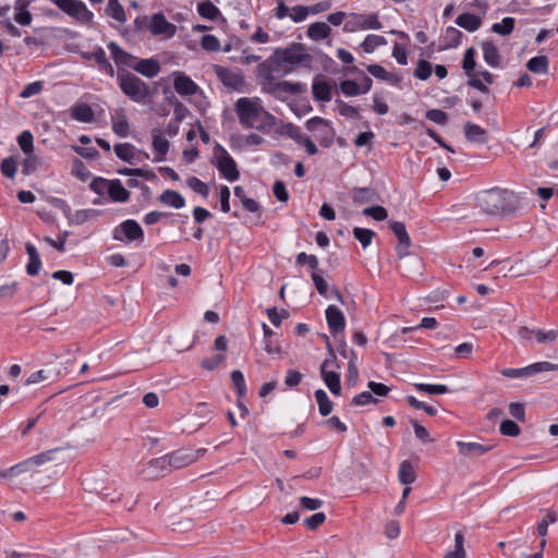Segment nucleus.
Listing matches in <instances>:
<instances>
[{"instance_id":"f257e3e1","label":"nucleus","mask_w":558,"mask_h":558,"mask_svg":"<svg viewBox=\"0 0 558 558\" xmlns=\"http://www.w3.org/2000/svg\"><path fill=\"white\" fill-rule=\"evenodd\" d=\"M480 208L490 216H510L520 207L519 197L507 189L492 187L476 195Z\"/></svg>"},{"instance_id":"f03ea898","label":"nucleus","mask_w":558,"mask_h":558,"mask_svg":"<svg viewBox=\"0 0 558 558\" xmlns=\"http://www.w3.org/2000/svg\"><path fill=\"white\" fill-rule=\"evenodd\" d=\"M276 68L281 69V76H286L299 66L311 68L313 57L306 47L300 43H292L284 48H276L271 54Z\"/></svg>"},{"instance_id":"7ed1b4c3","label":"nucleus","mask_w":558,"mask_h":558,"mask_svg":"<svg viewBox=\"0 0 558 558\" xmlns=\"http://www.w3.org/2000/svg\"><path fill=\"white\" fill-rule=\"evenodd\" d=\"M117 83L122 94L136 104H149L155 94L146 82L129 71H117Z\"/></svg>"},{"instance_id":"20e7f679","label":"nucleus","mask_w":558,"mask_h":558,"mask_svg":"<svg viewBox=\"0 0 558 558\" xmlns=\"http://www.w3.org/2000/svg\"><path fill=\"white\" fill-rule=\"evenodd\" d=\"M235 112L240 124L245 129H255L263 113L259 98H239L235 102Z\"/></svg>"},{"instance_id":"39448f33","label":"nucleus","mask_w":558,"mask_h":558,"mask_svg":"<svg viewBox=\"0 0 558 558\" xmlns=\"http://www.w3.org/2000/svg\"><path fill=\"white\" fill-rule=\"evenodd\" d=\"M211 163L217 168L220 175L229 182H234L240 178L235 160L229 155L220 144L214 146V159Z\"/></svg>"},{"instance_id":"423d86ee","label":"nucleus","mask_w":558,"mask_h":558,"mask_svg":"<svg viewBox=\"0 0 558 558\" xmlns=\"http://www.w3.org/2000/svg\"><path fill=\"white\" fill-rule=\"evenodd\" d=\"M327 350L329 352V357H327L320 366V376L330 392L339 396L341 393L340 374L328 369V367L337 365V356L329 342H327Z\"/></svg>"},{"instance_id":"0eeeda50","label":"nucleus","mask_w":558,"mask_h":558,"mask_svg":"<svg viewBox=\"0 0 558 558\" xmlns=\"http://www.w3.org/2000/svg\"><path fill=\"white\" fill-rule=\"evenodd\" d=\"M306 85L300 82L274 81L269 86L263 87V93L271 95L278 100L284 101L290 95L303 94Z\"/></svg>"},{"instance_id":"6e6552de","label":"nucleus","mask_w":558,"mask_h":558,"mask_svg":"<svg viewBox=\"0 0 558 558\" xmlns=\"http://www.w3.org/2000/svg\"><path fill=\"white\" fill-rule=\"evenodd\" d=\"M550 371H558V363L536 362L522 368H504L500 373L507 378H522Z\"/></svg>"},{"instance_id":"1a4fd4ad","label":"nucleus","mask_w":558,"mask_h":558,"mask_svg":"<svg viewBox=\"0 0 558 558\" xmlns=\"http://www.w3.org/2000/svg\"><path fill=\"white\" fill-rule=\"evenodd\" d=\"M126 239L130 242L143 241L144 231L140 223L134 219H128L119 225L113 231V239L117 241H123Z\"/></svg>"},{"instance_id":"9d476101","label":"nucleus","mask_w":558,"mask_h":558,"mask_svg":"<svg viewBox=\"0 0 558 558\" xmlns=\"http://www.w3.org/2000/svg\"><path fill=\"white\" fill-rule=\"evenodd\" d=\"M318 125L324 126L318 134V142L323 147H330L335 138V130L330 122L320 117H314L306 121V129L311 132L315 131Z\"/></svg>"},{"instance_id":"9b49d317","label":"nucleus","mask_w":558,"mask_h":558,"mask_svg":"<svg viewBox=\"0 0 558 558\" xmlns=\"http://www.w3.org/2000/svg\"><path fill=\"white\" fill-rule=\"evenodd\" d=\"M214 72L218 80L228 88L240 90L245 84L244 77L240 71H232L226 66L215 64Z\"/></svg>"},{"instance_id":"f8f14e48","label":"nucleus","mask_w":558,"mask_h":558,"mask_svg":"<svg viewBox=\"0 0 558 558\" xmlns=\"http://www.w3.org/2000/svg\"><path fill=\"white\" fill-rule=\"evenodd\" d=\"M108 49L111 52V57L118 66V71H126L125 69H132L137 61V58L130 52L122 49L117 43L110 41Z\"/></svg>"},{"instance_id":"ddd939ff","label":"nucleus","mask_w":558,"mask_h":558,"mask_svg":"<svg viewBox=\"0 0 558 558\" xmlns=\"http://www.w3.org/2000/svg\"><path fill=\"white\" fill-rule=\"evenodd\" d=\"M390 229L398 239V245L396 246V253L399 258H403L409 255V247L411 246V239L407 232L405 225L401 221L390 222Z\"/></svg>"},{"instance_id":"4468645a","label":"nucleus","mask_w":558,"mask_h":558,"mask_svg":"<svg viewBox=\"0 0 558 558\" xmlns=\"http://www.w3.org/2000/svg\"><path fill=\"white\" fill-rule=\"evenodd\" d=\"M148 28L153 35H165L167 38L173 37L177 33V26L168 22L162 13L151 15Z\"/></svg>"},{"instance_id":"2eb2a0df","label":"nucleus","mask_w":558,"mask_h":558,"mask_svg":"<svg viewBox=\"0 0 558 558\" xmlns=\"http://www.w3.org/2000/svg\"><path fill=\"white\" fill-rule=\"evenodd\" d=\"M173 88L181 96H192L197 93H203L201 87L183 72L174 73Z\"/></svg>"},{"instance_id":"dca6fc26","label":"nucleus","mask_w":558,"mask_h":558,"mask_svg":"<svg viewBox=\"0 0 558 558\" xmlns=\"http://www.w3.org/2000/svg\"><path fill=\"white\" fill-rule=\"evenodd\" d=\"M81 57L87 61L94 60L100 71L105 72L110 77L114 76L116 71L101 47H96L93 51L82 52Z\"/></svg>"},{"instance_id":"f3484780","label":"nucleus","mask_w":558,"mask_h":558,"mask_svg":"<svg viewBox=\"0 0 558 558\" xmlns=\"http://www.w3.org/2000/svg\"><path fill=\"white\" fill-rule=\"evenodd\" d=\"M326 320L329 331L333 337L344 331L345 318L342 311L336 305H329L326 308Z\"/></svg>"},{"instance_id":"a211bd4d","label":"nucleus","mask_w":558,"mask_h":558,"mask_svg":"<svg viewBox=\"0 0 558 558\" xmlns=\"http://www.w3.org/2000/svg\"><path fill=\"white\" fill-rule=\"evenodd\" d=\"M276 71L281 73V69L276 68L275 61L271 60V56L256 66V76L262 90L263 87L269 86L276 80L274 76V72Z\"/></svg>"},{"instance_id":"6ab92c4d","label":"nucleus","mask_w":558,"mask_h":558,"mask_svg":"<svg viewBox=\"0 0 558 558\" xmlns=\"http://www.w3.org/2000/svg\"><path fill=\"white\" fill-rule=\"evenodd\" d=\"M169 469L184 468L198 459V454L194 450L179 449L168 454Z\"/></svg>"},{"instance_id":"aec40b11","label":"nucleus","mask_w":558,"mask_h":558,"mask_svg":"<svg viewBox=\"0 0 558 558\" xmlns=\"http://www.w3.org/2000/svg\"><path fill=\"white\" fill-rule=\"evenodd\" d=\"M459 454L468 458L481 457L490 451L495 446L492 444L482 445L478 442L457 441Z\"/></svg>"},{"instance_id":"412c9836","label":"nucleus","mask_w":558,"mask_h":558,"mask_svg":"<svg viewBox=\"0 0 558 558\" xmlns=\"http://www.w3.org/2000/svg\"><path fill=\"white\" fill-rule=\"evenodd\" d=\"M151 136V146L155 153L154 161H165L170 147L169 141L162 136L161 132L158 129L153 130Z\"/></svg>"},{"instance_id":"4be33fe9","label":"nucleus","mask_w":558,"mask_h":558,"mask_svg":"<svg viewBox=\"0 0 558 558\" xmlns=\"http://www.w3.org/2000/svg\"><path fill=\"white\" fill-rule=\"evenodd\" d=\"M54 452V450H48L45 452H41L39 454H36L32 458L26 459L25 461H22L13 466H11V471L15 472L16 476L21 473L29 471V468L32 465H40L49 460H51V456Z\"/></svg>"},{"instance_id":"5701e85b","label":"nucleus","mask_w":558,"mask_h":558,"mask_svg":"<svg viewBox=\"0 0 558 558\" xmlns=\"http://www.w3.org/2000/svg\"><path fill=\"white\" fill-rule=\"evenodd\" d=\"M133 70L145 77L153 78L159 74L160 63L157 59L154 58L137 59Z\"/></svg>"},{"instance_id":"b1692460","label":"nucleus","mask_w":558,"mask_h":558,"mask_svg":"<svg viewBox=\"0 0 558 558\" xmlns=\"http://www.w3.org/2000/svg\"><path fill=\"white\" fill-rule=\"evenodd\" d=\"M312 94L314 99L318 101L331 100V85L325 80L323 75H317L312 84Z\"/></svg>"},{"instance_id":"393cba45","label":"nucleus","mask_w":558,"mask_h":558,"mask_svg":"<svg viewBox=\"0 0 558 558\" xmlns=\"http://www.w3.org/2000/svg\"><path fill=\"white\" fill-rule=\"evenodd\" d=\"M108 196L114 203H125L130 198V192L119 179H113L109 183Z\"/></svg>"},{"instance_id":"a878e982","label":"nucleus","mask_w":558,"mask_h":558,"mask_svg":"<svg viewBox=\"0 0 558 558\" xmlns=\"http://www.w3.org/2000/svg\"><path fill=\"white\" fill-rule=\"evenodd\" d=\"M354 21L355 28L359 29H380L383 27L377 13L356 14Z\"/></svg>"},{"instance_id":"bb28decb","label":"nucleus","mask_w":558,"mask_h":558,"mask_svg":"<svg viewBox=\"0 0 558 558\" xmlns=\"http://www.w3.org/2000/svg\"><path fill=\"white\" fill-rule=\"evenodd\" d=\"M26 253L28 255V263L26 265V272L29 276L38 275L41 267V259L37 248L32 243H26Z\"/></svg>"},{"instance_id":"cd10ccee","label":"nucleus","mask_w":558,"mask_h":558,"mask_svg":"<svg viewBox=\"0 0 558 558\" xmlns=\"http://www.w3.org/2000/svg\"><path fill=\"white\" fill-rule=\"evenodd\" d=\"M71 117L80 122L90 123L95 119L92 107L87 104H76L70 109Z\"/></svg>"},{"instance_id":"c85d7f7f","label":"nucleus","mask_w":558,"mask_h":558,"mask_svg":"<svg viewBox=\"0 0 558 558\" xmlns=\"http://www.w3.org/2000/svg\"><path fill=\"white\" fill-rule=\"evenodd\" d=\"M112 131L119 137H126L130 131L128 118L123 110H117L111 117Z\"/></svg>"},{"instance_id":"c756f323","label":"nucleus","mask_w":558,"mask_h":558,"mask_svg":"<svg viewBox=\"0 0 558 558\" xmlns=\"http://www.w3.org/2000/svg\"><path fill=\"white\" fill-rule=\"evenodd\" d=\"M484 61L492 68L500 66V53L498 48L492 41L482 43Z\"/></svg>"},{"instance_id":"7c9ffc66","label":"nucleus","mask_w":558,"mask_h":558,"mask_svg":"<svg viewBox=\"0 0 558 558\" xmlns=\"http://www.w3.org/2000/svg\"><path fill=\"white\" fill-rule=\"evenodd\" d=\"M330 34L331 28L325 22H314L307 28V36L314 41L326 39Z\"/></svg>"},{"instance_id":"2f4dec72","label":"nucleus","mask_w":558,"mask_h":558,"mask_svg":"<svg viewBox=\"0 0 558 558\" xmlns=\"http://www.w3.org/2000/svg\"><path fill=\"white\" fill-rule=\"evenodd\" d=\"M456 24L468 32H475L482 25V19L472 13H462L456 19Z\"/></svg>"},{"instance_id":"473e14b6","label":"nucleus","mask_w":558,"mask_h":558,"mask_svg":"<svg viewBox=\"0 0 558 558\" xmlns=\"http://www.w3.org/2000/svg\"><path fill=\"white\" fill-rule=\"evenodd\" d=\"M159 201L163 205L173 207L175 209H180L185 206V198L174 190L163 191L159 196Z\"/></svg>"},{"instance_id":"72a5a7b5","label":"nucleus","mask_w":558,"mask_h":558,"mask_svg":"<svg viewBox=\"0 0 558 558\" xmlns=\"http://www.w3.org/2000/svg\"><path fill=\"white\" fill-rule=\"evenodd\" d=\"M464 135L469 142L486 143L487 141L486 130L472 122H466L464 124Z\"/></svg>"},{"instance_id":"f704fd0d","label":"nucleus","mask_w":558,"mask_h":558,"mask_svg":"<svg viewBox=\"0 0 558 558\" xmlns=\"http://www.w3.org/2000/svg\"><path fill=\"white\" fill-rule=\"evenodd\" d=\"M462 37L463 34L461 31L457 29L453 26L447 27L442 38V46L440 50L457 48L461 44Z\"/></svg>"},{"instance_id":"c9c22d12","label":"nucleus","mask_w":558,"mask_h":558,"mask_svg":"<svg viewBox=\"0 0 558 558\" xmlns=\"http://www.w3.org/2000/svg\"><path fill=\"white\" fill-rule=\"evenodd\" d=\"M377 199V193L372 187H354L352 201L355 204H366Z\"/></svg>"},{"instance_id":"e433bc0d","label":"nucleus","mask_w":558,"mask_h":558,"mask_svg":"<svg viewBox=\"0 0 558 558\" xmlns=\"http://www.w3.org/2000/svg\"><path fill=\"white\" fill-rule=\"evenodd\" d=\"M398 477L401 484L410 485L415 482L416 474L412 463L408 460H403L399 464Z\"/></svg>"},{"instance_id":"4c0bfd02","label":"nucleus","mask_w":558,"mask_h":558,"mask_svg":"<svg viewBox=\"0 0 558 558\" xmlns=\"http://www.w3.org/2000/svg\"><path fill=\"white\" fill-rule=\"evenodd\" d=\"M366 70L371 75H373L376 78H379L381 81L389 82L392 84H397L400 82V78L397 75L389 73L380 64H369L366 66Z\"/></svg>"},{"instance_id":"58836bf2","label":"nucleus","mask_w":558,"mask_h":558,"mask_svg":"<svg viewBox=\"0 0 558 558\" xmlns=\"http://www.w3.org/2000/svg\"><path fill=\"white\" fill-rule=\"evenodd\" d=\"M548 66L549 60L547 56L533 57L526 63L527 70L536 74H546L548 72Z\"/></svg>"},{"instance_id":"ea45409f","label":"nucleus","mask_w":558,"mask_h":558,"mask_svg":"<svg viewBox=\"0 0 558 558\" xmlns=\"http://www.w3.org/2000/svg\"><path fill=\"white\" fill-rule=\"evenodd\" d=\"M106 13L117 22L124 23L126 21L124 8L119 0H109L106 7Z\"/></svg>"},{"instance_id":"a19ab883","label":"nucleus","mask_w":558,"mask_h":558,"mask_svg":"<svg viewBox=\"0 0 558 558\" xmlns=\"http://www.w3.org/2000/svg\"><path fill=\"white\" fill-rule=\"evenodd\" d=\"M315 399L318 404V411L322 416H327L331 413L333 403L329 399L328 395L324 389H317L315 391Z\"/></svg>"},{"instance_id":"79ce46f5","label":"nucleus","mask_w":558,"mask_h":558,"mask_svg":"<svg viewBox=\"0 0 558 558\" xmlns=\"http://www.w3.org/2000/svg\"><path fill=\"white\" fill-rule=\"evenodd\" d=\"M387 40L381 35L369 34L360 45L361 49L366 53H372L377 47L384 46Z\"/></svg>"},{"instance_id":"37998d69","label":"nucleus","mask_w":558,"mask_h":558,"mask_svg":"<svg viewBox=\"0 0 558 558\" xmlns=\"http://www.w3.org/2000/svg\"><path fill=\"white\" fill-rule=\"evenodd\" d=\"M166 100L173 107V120L177 122L183 121L190 113L189 109L174 95L167 96Z\"/></svg>"},{"instance_id":"c03bdc74","label":"nucleus","mask_w":558,"mask_h":558,"mask_svg":"<svg viewBox=\"0 0 558 558\" xmlns=\"http://www.w3.org/2000/svg\"><path fill=\"white\" fill-rule=\"evenodd\" d=\"M197 12L203 19L210 21H215L220 15L219 9L210 1L199 2Z\"/></svg>"},{"instance_id":"a18cd8bd","label":"nucleus","mask_w":558,"mask_h":558,"mask_svg":"<svg viewBox=\"0 0 558 558\" xmlns=\"http://www.w3.org/2000/svg\"><path fill=\"white\" fill-rule=\"evenodd\" d=\"M117 157L125 162L134 163V146L130 143H120L114 145Z\"/></svg>"},{"instance_id":"49530a36","label":"nucleus","mask_w":558,"mask_h":558,"mask_svg":"<svg viewBox=\"0 0 558 558\" xmlns=\"http://www.w3.org/2000/svg\"><path fill=\"white\" fill-rule=\"evenodd\" d=\"M515 20L513 17H504L500 23H494L492 31L498 35L507 36L514 29Z\"/></svg>"},{"instance_id":"de8ad7c7","label":"nucleus","mask_w":558,"mask_h":558,"mask_svg":"<svg viewBox=\"0 0 558 558\" xmlns=\"http://www.w3.org/2000/svg\"><path fill=\"white\" fill-rule=\"evenodd\" d=\"M463 544L464 535L461 531H458L454 535V550L447 553L444 558H465Z\"/></svg>"},{"instance_id":"09e8293b","label":"nucleus","mask_w":558,"mask_h":558,"mask_svg":"<svg viewBox=\"0 0 558 558\" xmlns=\"http://www.w3.org/2000/svg\"><path fill=\"white\" fill-rule=\"evenodd\" d=\"M353 235L361 243L363 248H366L371 245L376 233L371 229L355 227L353 228Z\"/></svg>"},{"instance_id":"8fccbe9b","label":"nucleus","mask_w":558,"mask_h":558,"mask_svg":"<svg viewBox=\"0 0 558 558\" xmlns=\"http://www.w3.org/2000/svg\"><path fill=\"white\" fill-rule=\"evenodd\" d=\"M475 49L473 47H470L465 50L462 61V69L465 72L468 76H471V74L475 73Z\"/></svg>"},{"instance_id":"3c124183","label":"nucleus","mask_w":558,"mask_h":558,"mask_svg":"<svg viewBox=\"0 0 558 558\" xmlns=\"http://www.w3.org/2000/svg\"><path fill=\"white\" fill-rule=\"evenodd\" d=\"M414 388L417 391L426 392L428 395H445L450 390L446 385H436V384H414Z\"/></svg>"},{"instance_id":"603ef678","label":"nucleus","mask_w":558,"mask_h":558,"mask_svg":"<svg viewBox=\"0 0 558 558\" xmlns=\"http://www.w3.org/2000/svg\"><path fill=\"white\" fill-rule=\"evenodd\" d=\"M231 380H232V384L234 385L235 389H236V395L240 399L244 398L245 395H246V385H245V379H244V375L241 371L239 369H235V371H232L231 373Z\"/></svg>"},{"instance_id":"864d4df0","label":"nucleus","mask_w":558,"mask_h":558,"mask_svg":"<svg viewBox=\"0 0 558 558\" xmlns=\"http://www.w3.org/2000/svg\"><path fill=\"white\" fill-rule=\"evenodd\" d=\"M337 104V111L340 116L347 118V119H360V113L356 107H353L351 105H348L341 99L336 100Z\"/></svg>"},{"instance_id":"5fc2aeb1","label":"nucleus","mask_w":558,"mask_h":558,"mask_svg":"<svg viewBox=\"0 0 558 558\" xmlns=\"http://www.w3.org/2000/svg\"><path fill=\"white\" fill-rule=\"evenodd\" d=\"M169 468V460L167 456L151 459L148 462V469L151 470V475L157 477L161 475V472Z\"/></svg>"},{"instance_id":"6e6d98bb","label":"nucleus","mask_w":558,"mask_h":558,"mask_svg":"<svg viewBox=\"0 0 558 558\" xmlns=\"http://www.w3.org/2000/svg\"><path fill=\"white\" fill-rule=\"evenodd\" d=\"M17 143L24 154L33 153L34 137L29 131H23L17 137Z\"/></svg>"},{"instance_id":"4d7b16f0","label":"nucleus","mask_w":558,"mask_h":558,"mask_svg":"<svg viewBox=\"0 0 558 558\" xmlns=\"http://www.w3.org/2000/svg\"><path fill=\"white\" fill-rule=\"evenodd\" d=\"M187 186L194 191L195 193L202 195L203 197H207L209 194V189L206 183L199 180L197 177H190L186 180Z\"/></svg>"},{"instance_id":"13d9d810","label":"nucleus","mask_w":558,"mask_h":558,"mask_svg":"<svg viewBox=\"0 0 558 558\" xmlns=\"http://www.w3.org/2000/svg\"><path fill=\"white\" fill-rule=\"evenodd\" d=\"M339 88L348 97L362 95L360 84L353 80H344L340 83Z\"/></svg>"},{"instance_id":"bf43d9fd","label":"nucleus","mask_w":558,"mask_h":558,"mask_svg":"<svg viewBox=\"0 0 558 558\" xmlns=\"http://www.w3.org/2000/svg\"><path fill=\"white\" fill-rule=\"evenodd\" d=\"M71 173L81 181H86L90 177V172L85 163L77 158L73 160Z\"/></svg>"},{"instance_id":"052dcab7","label":"nucleus","mask_w":558,"mask_h":558,"mask_svg":"<svg viewBox=\"0 0 558 558\" xmlns=\"http://www.w3.org/2000/svg\"><path fill=\"white\" fill-rule=\"evenodd\" d=\"M276 117L263 108V113L256 124V130L265 132L276 124Z\"/></svg>"},{"instance_id":"680f3d73","label":"nucleus","mask_w":558,"mask_h":558,"mask_svg":"<svg viewBox=\"0 0 558 558\" xmlns=\"http://www.w3.org/2000/svg\"><path fill=\"white\" fill-rule=\"evenodd\" d=\"M501 435L517 437L520 435V426L512 420H504L499 428Z\"/></svg>"},{"instance_id":"e2e57ef3","label":"nucleus","mask_w":558,"mask_h":558,"mask_svg":"<svg viewBox=\"0 0 558 558\" xmlns=\"http://www.w3.org/2000/svg\"><path fill=\"white\" fill-rule=\"evenodd\" d=\"M110 180L95 177L89 183V189L99 196H102L105 192L108 193Z\"/></svg>"},{"instance_id":"0e129e2a","label":"nucleus","mask_w":558,"mask_h":558,"mask_svg":"<svg viewBox=\"0 0 558 558\" xmlns=\"http://www.w3.org/2000/svg\"><path fill=\"white\" fill-rule=\"evenodd\" d=\"M295 263L299 266L307 265L313 271L317 270L319 265L318 258L315 255H308L305 252L296 255Z\"/></svg>"},{"instance_id":"69168bd1","label":"nucleus","mask_w":558,"mask_h":558,"mask_svg":"<svg viewBox=\"0 0 558 558\" xmlns=\"http://www.w3.org/2000/svg\"><path fill=\"white\" fill-rule=\"evenodd\" d=\"M1 172L4 177L13 179L16 174V161L14 157L10 156L4 158L0 165Z\"/></svg>"},{"instance_id":"338daca9","label":"nucleus","mask_w":558,"mask_h":558,"mask_svg":"<svg viewBox=\"0 0 558 558\" xmlns=\"http://www.w3.org/2000/svg\"><path fill=\"white\" fill-rule=\"evenodd\" d=\"M432 64L426 60H420L414 70V76L421 81H426L432 75Z\"/></svg>"},{"instance_id":"774afa93","label":"nucleus","mask_w":558,"mask_h":558,"mask_svg":"<svg viewBox=\"0 0 558 558\" xmlns=\"http://www.w3.org/2000/svg\"><path fill=\"white\" fill-rule=\"evenodd\" d=\"M201 46L204 50L216 52L220 50V41L215 35H204L201 39Z\"/></svg>"}]
</instances>
